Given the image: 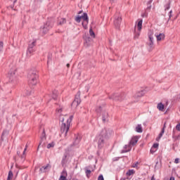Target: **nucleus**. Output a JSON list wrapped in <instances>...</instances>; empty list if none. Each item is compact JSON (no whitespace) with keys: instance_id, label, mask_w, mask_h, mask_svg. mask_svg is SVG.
<instances>
[{"instance_id":"6e6552de","label":"nucleus","mask_w":180,"mask_h":180,"mask_svg":"<svg viewBox=\"0 0 180 180\" xmlns=\"http://www.w3.org/2000/svg\"><path fill=\"white\" fill-rule=\"evenodd\" d=\"M110 99H112V101H123L124 99V94H114L110 96Z\"/></svg>"},{"instance_id":"5701e85b","label":"nucleus","mask_w":180,"mask_h":180,"mask_svg":"<svg viewBox=\"0 0 180 180\" xmlns=\"http://www.w3.org/2000/svg\"><path fill=\"white\" fill-rule=\"evenodd\" d=\"M57 96H58V91L57 90H54L52 91V99H54L56 101V99H57Z\"/></svg>"},{"instance_id":"5fc2aeb1","label":"nucleus","mask_w":180,"mask_h":180,"mask_svg":"<svg viewBox=\"0 0 180 180\" xmlns=\"http://www.w3.org/2000/svg\"><path fill=\"white\" fill-rule=\"evenodd\" d=\"M169 180H175V178L174 177H170Z\"/></svg>"},{"instance_id":"473e14b6","label":"nucleus","mask_w":180,"mask_h":180,"mask_svg":"<svg viewBox=\"0 0 180 180\" xmlns=\"http://www.w3.org/2000/svg\"><path fill=\"white\" fill-rule=\"evenodd\" d=\"M7 134H8V131L4 130V131H3V133H2V134H1V140L2 141H4V136H6Z\"/></svg>"},{"instance_id":"a19ab883","label":"nucleus","mask_w":180,"mask_h":180,"mask_svg":"<svg viewBox=\"0 0 180 180\" xmlns=\"http://www.w3.org/2000/svg\"><path fill=\"white\" fill-rule=\"evenodd\" d=\"M98 180H105V179L103 178V175L101 174L100 176H98Z\"/></svg>"},{"instance_id":"1a4fd4ad","label":"nucleus","mask_w":180,"mask_h":180,"mask_svg":"<svg viewBox=\"0 0 180 180\" xmlns=\"http://www.w3.org/2000/svg\"><path fill=\"white\" fill-rule=\"evenodd\" d=\"M79 91L77 93V94L75 96L74 101L72 103V108H77L79 103H81V98H79Z\"/></svg>"},{"instance_id":"2f4dec72","label":"nucleus","mask_w":180,"mask_h":180,"mask_svg":"<svg viewBox=\"0 0 180 180\" xmlns=\"http://www.w3.org/2000/svg\"><path fill=\"white\" fill-rule=\"evenodd\" d=\"M66 22L67 20H65V18H61L58 23V25H64Z\"/></svg>"},{"instance_id":"37998d69","label":"nucleus","mask_w":180,"mask_h":180,"mask_svg":"<svg viewBox=\"0 0 180 180\" xmlns=\"http://www.w3.org/2000/svg\"><path fill=\"white\" fill-rule=\"evenodd\" d=\"M91 170L89 169L86 170V175H91Z\"/></svg>"},{"instance_id":"b1692460","label":"nucleus","mask_w":180,"mask_h":180,"mask_svg":"<svg viewBox=\"0 0 180 180\" xmlns=\"http://www.w3.org/2000/svg\"><path fill=\"white\" fill-rule=\"evenodd\" d=\"M34 51V49L33 48H27V55L30 57L32 53Z\"/></svg>"},{"instance_id":"052dcab7","label":"nucleus","mask_w":180,"mask_h":180,"mask_svg":"<svg viewBox=\"0 0 180 180\" xmlns=\"http://www.w3.org/2000/svg\"><path fill=\"white\" fill-rule=\"evenodd\" d=\"M117 160H119L117 158H114V161H117Z\"/></svg>"},{"instance_id":"a211bd4d","label":"nucleus","mask_w":180,"mask_h":180,"mask_svg":"<svg viewBox=\"0 0 180 180\" xmlns=\"http://www.w3.org/2000/svg\"><path fill=\"white\" fill-rule=\"evenodd\" d=\"M67 157H68V153H65L61 161L62 167H64L65 164H67L68 160H67Z\"/></svg>"},{"instance_id":"f03ea898","label":"nucleus","mask_w":180,"mask_h":180,"mask_svg":"<svg viewBox=\"0 0 180 180\" xmlns=\"http://www.w3.org/2000/svg\"><path fill=\"white\" fill-rule=\"evenodd\" d=\"M29 84L30 85H36L37 84V79L39 78V75L36 69L30 70L28 73Z\"/></svg>"},{"instance_id":"8fccbe9b","label":"nucleus","mask_w":180,"mask_h":180,"mask_svg":"<svg viewBox=\"0 0 180 180\" xmlns=\"http://www.w3.org/2000/svg\"><path fill=\"white\" fill-rule=\"evenodd\" d=\"M124 148V150H129V145H125Z\"/></svg>"},{"instance_id":"6e6d98bb","label":"nucleus","mask_w":180,"mask_h":180,"mask_svg":"<svg viewBox=\"0 0 180 180\" xmlns=\"http://www.w3.org/2000/svg\"><path fill=\"white\" fill-rule=\"evenodd\" d=\"M81 13H82V11L78 12V15H81Z\"/></svg>"},{"instance_id":"de8ad7c7","label":"nucleus","mask_w":180,"mask_h":180,"mask_svg":"<svg viewBox=\"0 0 180 180\" xmlns=\"http://www.w3.org/2000/svg\"><path fill=\"white\" fill-rule=\"evenodd\" d=\"M60 122H62V124H63V123H65V122H64V117H60Z\"/></svg>"},{"instance_id":"f8f14e48","label":"nucleus","mask_w":180,"mask_h":180,"mask_svg":"<svg viewBox=\"0 0 180 180\" xmlns=\"http://www.w3.org/2000/svg\"><path fill=\"white\" fill-rule=\"evenodd\" d=\"M120 23H122V17L115 18L114 25L116 29H119V27H120Z\"/></svg>"},{"instance_id":"393cba45","label":"nucleus","mask_w":180,"mask_h":180,"mask_svg":"<svg viewBox=\"0 0 180 180\" xmlns=\"http://www.w3.org/2000/svg\"><path fill=\"white\" fill-rule=\"evenodd\" d=\"M146 94V90H142L141 91H139L136 96H137L138 98H140L141 96H143Z\"/></svg>"},{"instance_id":"58836bf2","label":"nucleus","mask_w":180,"mask_h":180,"mask_svg":"<svg viewBox=\"0 0 180 180\" xmlns=\"http://www.w3.org/2000/svg\"><path fill=\"white\" fill-rule=\"evenodd\" d=\"M96 112L97 113H99L100 112H102V106H99L96 109Z\"/></svg>"},{"instance_id":"9b49d317","label":"nucleus","mask_w":180,"mask_h":180,"mask_svg":"<svg viewBox=\"0 0 180 180\" xmlns=\"http://www.w3.org/2000/svg\"><path fill=\"white\" fill-rule=\"evenodd\" d=\"M176 130L180 131V122L176 126V129H173V138L178 139H179V135L176 134Z\"/></svg>"},{"instance_id":"7ed1b4c3","label":"nucleus","mask_w":180,"mask_h":180,"mask_svg":"<svg viewBox=\"0 0 180 180\" xmlns=\"http://www.w3.org/2000/svg\"><path fill=\"white\" fill-rule=\"evenodd\" d=\"M82 19L84 20V22L82 23V25L84 29H86V27H88V23L89 22V18H88V14L86 13H84L83 15H77L75 17V20L77 23H80Z\"/></svg>"},{"instance_id":"774afa93","label":"nucleus","mask_w":180,"mask_h":180,"mask_svg":"<svg viewBox=\"0 0 180 180\" xmlns=\"http://www.w3.org/2000/svg\"><path fill=\"white\" fill-rule=\"evenodd\" d=\"M75 180H78V179H75Z\"/></svg>"},{"instance_id":"a18cd8bd","label":"nucleus","mask_w":180,"mask_h":180,"mask_svg":"<svg viewBox=\"0 0 180 180\" xmlns=\"http://www.w3.org/2000/svg\"><path fill=\"white\" fill-rule=\"evenodd\" d=\"M153 148H158V143H154L153 145Z\"/></svg>"},{"instance_id":"cd10ccee","label":"nucleus","mask_w":180,"mask_h":180,"mask_svg":"<svg viewBox=\"0 0 180 180\" xmlns=\"http://www.w3.org/2000/svg\"><path fill=\"white\" fill-rule=\"evenodd\" d=\"M169 8H171V1H168V3L165 5V11H169Z\"/></svg>"},{"instance_id":"4468645a","label":"nucleus","mask_w":180,"mask_h":180,"mask_svg":"<svg viewBox=\"0 0 180 180\" xmlns=\"http://www.w3.org/2000/svg\"><path fill=\"white\" fill-rule=\"evenodd\" d=\"M149 41L148 42V46L150 47V49L154 46V37H153V34L148 35Z\"/></svg>"},{"instance_id":"e2e57ef3","label":"nucleus","mask_w":180,"mask_h":180,"mask_svg":"<svg viewBox=\"0 0 180 180\" xmlns=\"http://www.w3.org/2000/svg\"><path fill=\"white\" fill-rule=\"evenodd\" d=\"M32 93L31 92H30V93H27V95H30Z\"/></svg>"},{"instance_id":"f257e3e1","label":"nucleus","mask_w":180,"mask_h":180,"mask_svg":"<svg viewBox=\"0 0 180 180\" xmlns=\"http://www.w3.org/2000/svg\"><path fill=\"white\" fill-rule=\"evenodd\" d=\"M110 133H112V131L105 128L103 129L100 135L97 136V143H98V148H103V146H105V139H108L109 136H110Z\"/></svg>"},{"instance_id":"4be33fe9","label":"nucleus","mask_w":180,"mask_h":180,"mask_svg":"<svg viewBox=\"0 0 180 180\" xmlns=\"http://www.w3.org/2000/svg\"><path fill=\"white\" fill-rule=\"evenodd\" d=\"M135 131H136V133H143V127H141V124H139L136 127Z\"/></svg>"},{"instance_id":"4d7b16f0","label":"nucleus","mask_w":180,"mask_h":180,"mask_svg":"<svg viewBox=\"0 0 180 180\" xmlns=\"http://www.w3.org/2000/svg\"><path fill=\"white\" fill-rule=\"evenodd\" d=\"M151 180H155V178H154V176L151 177Z\"/></svg>"},{"instance_id":"0e129e2a","label":"nucleus","mask_w":180,"mask_h":180,"mask_svg":"<svg viewBox=\"0 0 180 180\" xmlns=\"http://www.w3.org/2000/svg\"><path fill=\"white\" fill-rule=\"evenodd\" d=\"M120 180H126V179H124V178H122V179H121Z\"/></svg>"},{"instance_id":"7c9ffc66","label":"nucleus","mask_w":180,"mask_h":180,"mask_svg":"<svg viewBox=\"0 0 180 180\" xmlns=\"http://www.w3.org/2000/svg\"><path fill=\"white\" fill-rule=\"evenodd\" d=\"M134 169H129L127 172V176H130L131 175H133L134 174Z\"/></svg>"},{"instance_id":"39448f33","label":"nucleus","mask_w":180,"mask_h":180,"mask_svg":"<svg viewBox=\"0 0 180 180\" xmlns=\"http://www.w3.org/2000/svg\"><path fill=\"white\" fill-rule=\"evenodd\" d=\"M143 27V20H140L137 25L135 26V33L134 36V39L136 40L140 37V32H141V29Z\"/></svg>"},{"instance_id":"6ab92c4d","label":"nucleus","mask_w":180,"mask_h":180,"mask_svg":"<svg viewBox=\"0 0 180 180\" xmlns=\"http://www.w3.org/2000/svg\"><path fill=\"white\" fill-rule=\"evenodd\" d=\"M44 140H46V131L44 130V129H43V131H42V134L41 136V141L39 143L38 148H39V147H40V146H41V143H43V141H44Z\"/></svg>"},{"instance_id":"f704fd0d","label":"nucleus","mask_w":180,"mask_h":180,"mask_svg":"<svg viewBox=\"0 0 180 180\" xmlns=\"http://www.w3.org/2000/svg\"><path fill=\"white\" fill-rule=\"evenodd\" d=\"M4 51V41H0V53H2Z\"/></svg>"},{"instance_id":"79ce46f5","label":"nucleus","mask_w":180,"mask_h":180,"mask_svg":"<svg viewBox=\"0 0 180 180\" xmlns=\"http://www.w3.org/2000/svg\"><path fill=\"white\" fill-rule=\"evenodd\" d=\"M59 180H67V177H65V176H60Z\"/></svg>"},{"instance_id":"c03bdc74","label":"nucleus","mask_w":180,"mask_h":180,"mask_svg":"<svg viewBox=\"0 0 180 180\" xmlns=\"http://www.w3.org/2000/svg\"><path fill=\"white\" fill-rule=\"evenodd\" d=\"M172 16V10H171L169 12V19H171V17Z\"/></svg>"},{"instance_id":"864d4df0","label":"nucleus","mask_w":180,"mask_h":180,"mask_svg":"<svg viewBox=\"0 0 180 180\" xmlns=\"http://www.w3.org/2000/svg\"><path fill=\"white\" fill-rule=\"evenodd\" d=\"M18 2V0H13V4H16Z\"/></svg>"},{"instance_id":"c756f323","label":"nucleus","mask_w":180,"mask_h":180,"mask_svg":"<svg viewBox=\"0 0 180 180\" xmlns=\"http://www.w3.org/2000/svg\"><path fill=\"white\" fill-rule=\"evenodd\" d=\"M34 46H36V40H34L32 42L30 43L29 45H28V48L34 49Z\"/></svg>"},{"instance_id":"338daca9","label":"nucleus","mask_w":180,"mask_h":180,"mask_svg":"<svg viewBox=\"0 0 180 180\" xmlns=\"http://www.w3.org/2000/svg\"><path fill=\"white\" fill-rule=\"evenodd\" d=\"M22 146H20V150H22Z\"/></svg>"},{"instance_id":"0eeeda50","label":"nucleus","mask_w":180,"mask_h":180,"mask_svg":"<svg viewBox=\"0 0 180 180\" xmlns=\"http://www.w3.org/2000/svg\"><path fill=\"white\" fill-rule=\"evenodd\" d=\"M51 27H53V22L48 20L46 24L44 25L43 27L41 28V32H42L43 34H46Z\"/></svg>"},{"instance_id":"dca6fc26","label":"nucleus","mask_w":180,"mask_h":180,"mask_svg":"<svg viewBox=\"0 0 180 180\" xmlns=\"http://www.w3.org/2000/svg\"><path fill=\"white\" fill-rule=\"evenodd\" d=\"M80 141H81V136H79V135L75 136V139L72 146H74L75 147H77V146H78L79 144Z\"/></svg>"},{"instance_id":"ea45409f","label":"nucleus","mask_w":180,"mask_h":180,"mask_svg":"<svg viewBox=\"0 0 180 180\" xmlns=\"http://www.w3.org/2000/svg\"><path fill=\"white\" fill-rule=\"evenodd\" d=\"M51 61V55H49L47 64H50Z\"/></svg>"},{"instance_id":"603ef678","label":"nucleus","mask_w":180,"mask_h":180,"mask_svg":"<svg viewBox=\"0 0 180 180\" xmlns=\"http://www.w3.org/2000/svg\"><path fill=\"white\" fill-rule=\"evenodd\" d=\"M17 155H18V156H20V150H18V151H17Z\"/></svg>"},{"instance_id":"f3484780","label":"nucleus","mask_w":180,"mask_h":180,"mask_svg":"<svg viewBox=\"0 0 180 180\" xmlns=\"http://www.w3.org/2000/svg\"><path fill=\"white\" fill-rule=\"evenodd\" d=\"M50 168H51V166H50L49 164L46 165V166H43L40 168L39 171L40 172H47V171H49Z\"/></svg>"},{"instance_id":"a878e982","label":"nucleus","mask_w":180,"mask_h":180,"mask_svg":"<svg viewBox=\"0 0 180 180\" xmlns=\"http://www.w3.org/2000/svg\"><path fill=\"white\" fill-rule=\"evenodd\" d=\"M12 179H13V172H12V171H9L7 180H12Z\"/></svg>"},{"instance_id":"3c124183","label":"nucleus","mask_w":180,"mask_h":180,"mask_svg":"<svg viewBox=\"0 0 180 180\" xmlns=\"http://www.w3.org/2000/svg\"><path fill=\"white\" fill-rule=\"evenodd\" d=\"M57 112H58V113H61V112H63V109H62V108L58 109V110H57Z\"/></svg>"},{"instance_id":"423d86ee","label":"nucleus","mask_w":180,"mask_h":180,"mask_svg":"<svg viewBox=\"0 0 180 180\" xmlns=\"http://www.w3.org/2000/svg\"><path fill=\"white\" fill-rule=\"evenodd\" d=\"M139 141V137L138 136H134L131 138V141L129 143V149L128 150H122V153H129V151L131 150V146H136V144H137Z\"/></svg>"},{"instance_id":"2eb2a0df","label":"nucleus","mask_w":180,"mask_h":180,"mask_svg":"<svg viewBox=\"0 0 180 180\" xmlns=\"http://www.w3.org/2000/svg\"><path fill=\"white\" fill-rule=\"evenodd\" d=\"M155 36L158 41H161V40H164L165 39V34H164V33H160L158 34H155Z\"/></svg>"},{"instance_id":"aec40b11","label":"nucleus","mask_w":180,"mask_h":180,"mask_svg":"<svg viewBox=\"0 0 180 180\" xmlns=\"http://www.w3.org/2000/svg\"><path fill=\"white\" fill-rule=\"evenodd\" d=\"M165 124H166V123L165 122L161 132L159 134L158 137L156 139L157 141H158V140H160V139H161V137H162V136L164 135V133H165Z\"/></svg>"},{"instance_id":"ddd939ff","label":"nucleus","mask_w":180,"mask_h":180,"mask_svg":"<svg viewBox=\"0 0 180 180\" xmlns=\"http://www.w3.org/2000/svg\"><path fill=\"white\" fill-rule=\"evenodd\" d=\"M92 41V39L89 36H85L84 37V46L86 47H88L89 46H91V42Z\"/></svg>"},{"instance_id":"c9c22d12","label":"nucleus","mask_w":180,"mask_h":180,"mask_svg":"<svg viewBox=\"0 0 180 180\" xmlns=\"http://www.w3.org/2000/svg\"><path fill=\"white\" fill-rule=\"evenodd\" d=\"M54 146H55L54 142H52V143H49V144L47 145V148H53V147H54Z\"/></svg>"},{"instance_id":"680f3d73","label":"nucleus","mask_w":180,"mask_h":180,"mask_svg":"<svg viewBox=\"0 0 180 180\" xmlns=\"http://www.w3.org/2000/svg\"><path fill=\"white\" fill-rule=\"evenodd\" d=\"M143 18L146 17V14L142 15Z\"/></svg>"},{"instance_id":"09e8293b","label":"nucleus","mask_w":180,"mask_h":180,"mask_svg":"<svg viewBox=\"0 0 180 180\" xmlns=\"http://www.w3.org/2000/svg\"><path fill=\"white\" fill-rule=\"evenodd\" d=\"M137 165H139V162L134 163V164L132 165V167H133V168H136V167H137Z\"/></svg>"},{"instance_id":"9d476101","label":"nucleus","mask_w":180,"mask_h":180,"mask_svg":"<svg viewBox=\"0 0 180 180\" xmlns=\"http://www.w3.org/2000/svg\"><path fill=\"white\" fill-rule=\"evenodd\" d=\"M15 72H16V70L15 69H11L8 72V77L11 82H12V81H13V79L16 78V75H15Z\"/></svg>"},{"instance_id":"c85d7f7f","label":"nucleus","mask_w":180,"mask_h":180,"mask_svg":"<svg viewBox=\"0 0 180 180\" xmlns=\"http://www.w3.org/2000/svg\"><path fill=\"white\" fill-rule=\"evenodd\" d=\"M158 109L161 110V112H163L164 111V104H162V103H158Z\"/></svg>"},{"instance_id":"e433bc0d","label":"nucleus","mask_w":180,"mask_h":180,"mask_svg":"<svg viewBox=\"0 0 180 180\" xmlns=\"http://www.w3.org/2000/svg\"><path fill=\"white\" fill-rule=\"evenodd\" d=\"M67 175H68V174H67V170H65V169H64L63 170L62 173H61V176H65V177H67Z\"/></svg>"},{"instance_id":"20e7f679","label":"nucleus","mask_w":180,"mask_h":180,"mask_svg":"<svg viewBox=\"0 0 180 180\" xmlns=\"http://www.w3.org/2000/svg\"><path fill=\"white\" fill-rule=\"evenodd\" d=\"M74 119V115H70V117L67 120L66 123H63L60 127L61 133H65V136H67V133L70 130V126H71V122Z\"/></svg>"},{"instance_id":"13d9d810","label":"nucleus","mask_w":180,"mask_h":180,"mask_svg":"<svg viewBox=\"0 0 180 180\" xmlns=\"http://www.w3.org/2000/svg\"><path fill=\"white\" fill-rule=\"evenodd\" d=\"M117 0H111V2L113 3V2H116Z\"/></svg>"},{"instance_id":"412c9836","label":"nucleus","mask_w":180,"mask_h":180,"mask_svg":"<svg viewBox=\"0 0 180 180\" xmlns=\"http://www.w3.org/2000/svg\"><path fill=\"white\" fill-rule=\"evenodd\" d=\"M108 117H109V114L106 111H103L102 114L103 122H108Z\"/></svg>"},{"instance_id":"bf43d9fd","label":"nucleus","mask_w":180,"mask_h":180,"mask_svg":"<svg viewBox=\"0 0 180 180\" xmlns=\"http://www.w3.org/2000/svg\"><path fill=\"white\" fill-rule=\"evenodd\" d=\"M67 67H68V68H70V63L67 64Z\"/></svg>"},{"instance_id":"bb28decb","label":"nucleus","mask_w":180,"mask_h":180,"mask_svg":"<svg viewBox=\"0 0 180 180\" xmlns=\"http://www.w3.org/2000/svg\"><path fill=\"white\" fill-rule=\"evenodd\" d=\"M153 0H149V1L147 2L146 11H150V9H151V4H153Z\"/></svg>"},{"instance_id":"69168bd1","label":"nucleus","mask_w":180,"mask_h":180,"mask_svg":"<svg viewBox=\"0 0 180 180\" xmlns=\"http://www.w3.org/2000/svg\"><path fill=\"white\" fill-rule=\"evenodd\" d=\"M11 9H13V6H11Z\"/></svg>"},{"instance_id":"72a5a7b5","label":"nucleus","mask_w":180,"mask_h":180,"mask_svg":"<svg viewBox=\"0 0 180 180\" xmlns=\"http://www.w3.org/2000/svg\"><path fill=\"white\" fill-rule=\"evenodd\" d=\"M89 34L91 37L95 38V32L92 30V28H90L89 30Z\"/></svg>"},{"instance_id":"49530a36","label":"nucleus","mask_w":180,"mask_h":180,"mask_svg":"<svg viewBox=\"0 0 180 180\" xmlns=\"http://www.w3.org/2000/svg\"><path fill=\"white\" fill-rule=\"evenodd\" d=\"M175 164H179V158H176L174 160Z\"/></svg>"},{"instance_id":"4c0bfd02","label":"nucleus","mask_w":180,"mask_h":180,"mask_svg":"<svg viewBox=\"0 0 180 180\" xmlns=\"http://www.w3.org/2000/svg\"><path fill=\"white\" fill-rule=\"evenodd\" d=\"M26 150H27V145H26V146H25V149H24L22 155H21V158H22V159L25 158V153H26Z\"/></svg>"}]
</instances>
